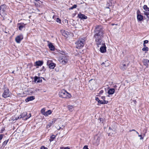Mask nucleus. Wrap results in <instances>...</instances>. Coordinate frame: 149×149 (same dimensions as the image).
<instances>
[{
    "label": "nucleus",
    "mask_w": 149,
    "mask_h": 149,
    "mask_svg": "<svg viewBox=\"0 0 149 149\" xmlns=\"http://www.w3.org/2000/svg\"><path fill=\"white\" fill-rule=\"evenodd\" d=\"M139 136L140 137V140L142 139H143V137H142V135H139Z\"/></svg>",
    "instance_id": "39"
},
{
    "label": "nucleus",
    "mask_w": 149,
    "mask_h": 149,
    "mask_svg": "<svg viewBox=\"0 0 149 149\" xmlns=\"http://www.w3.org/2000/svg\"><path fill=\"white\" fill-rule=\"evenodd\" d=\"M68 108L70 111H72L74 109L72 105H68L67 107Z\"/></svg>",
    "instance_id": "21"
},
{
    "label": "nucleus",
    "mask_w": 149,
    "mask_h": 149,
    "mask_svg": "<svg viewBox=\"0 0 149 149\" xmlns=\"http://www.w3.org/2000/svg\"><path fill=\"white\" fill-rule=\"evenodd\" d=\"M52 113V111L50 110H48L47 111L45 112V116H47L49 115H50Z\"/></svg>",
    "instance_id": "23"
},
{
    "label": "nucleus",
    "mask_w": 149,
    "mask_h": 149,
    "mask_svg": "<svg viewBox=\"0 0 149 149\" xmlns=\"http://www.w3.org/2000/svg\"><path fill=\"white\" fill-rule=\"evenodd\" d=\"M101 98L102 100H105V97L104 96H102L101 97Z\"/></svg>",
    "instance_id": "43"
},
{
    "label": "nucleus",
    "mask_w": 149,
    "mask_h": 149,
    "mask_svg": "<svg viewBox=\"0 0 149 149\" xmlns=\"http://www.w3.org/2000/svg\"><path fill=\"white\" fill-rule=\"evenodd\" d=\"M109 95H107V97H109Z\"/></svg>",
    "instance_id": "58"
},
{
    "label": "nucleus",
    "mask_w": 149,
    "mask_h": 149,
    "mask_svg": "<svg viewBox=\"0 0 149 149\" xmlns=\"http://www.w3.org/2000/svg\"><path fill=\"white\" fill-rule=\"evenodd\" d=\"M3 136L4 135L3 134H0V141L2 139Z\"/></svg>",
    "instance_id": "35"
},
{
    "label": "nucleus",
    "mask_w": 149,
    "mask_h": 149,
    "mask_svg": "<svg viewBox=\"0 0 149 149\" xmlns=\"http://www.w3.org/2000/svg\"><path fill=\"white\" fill-rule=\"evenodd\" d=\"M148 47H143L142 49V50L143 51H148Z\"/></svg>",
    "instance_id": "32"
},
{
    "label": "nucleus",
    "mask_w": 149,
    "mask_h": 149,
    "mask_svg": "<svg viewBox=\"0 0 149 149\" xmlns=\"http://www.w3.org/2000/svg\"><path fill=\"white\" fill-rule=\"evenodd\" d=\"M103 30L102 27L101 26H97L95 30V34L94 35L95 38L96 43L98 47L105 44L104 42L102 40L103 37Z\"/></svg>",
    "instance_id": "1"
},
{
    "label": "nucleus",
    "mask_w": 149,
    "mask_h": 149,
    "mask_svg": "<svg viewBox=\"0 0 149 149\" xmlns=\"http://www.w3.org/2000/svg\"><path fill=\"white\" fill-rule=\"evenodd\" d=\"M83 149H88L87 146H85L83 147Z\"/></svg>",
    "instance_id": "38"
},
{
    "label": "nucleus",
    "mask_w": 149,
    "mask_h": 149,
    "mask_svg": "<svg viewBox=\"0 0 149 149\" xmlns=\"http://www.w3.org/2000/svg\"><path fill=\"white\" fill-rule=\"evenodd\" d=\"M6 5H1L0 7V14L1 15L3 16L6 14Z\"/></svg>",
    "instance_id": "4"
},
{
    "label": "nucleus",
    "mask_w": 149,
    "mask_h": 149,
    "mask_svg": "<svg viewBox=\"0 0 149 149\" xmlns=\"http://www.w3.org/2000/svg\"><path fill=\"white\" fill-rule=\"evenodd\" d=\"M12 73H14V71H13Z\"/></svg>",
    "instance_id": "53"
},
{
    "label": "nucleus",
    "mask_w": 149,
    "mask_h": 149,
    "mask_svg": "<svg viewBox=\"0 0 149 149\" xmlns=\"http://www.w3.org/2000/svg\"><path fill=\"white\" fill-rule=\"evenodd\" d=\"M56 17V16L55 15H54L53 17V19H54V18Z\"/></svg>",
    "instance_id": "48"
},
{
    "label": "nucleus",
    "mask_w": 149,
    "mask_h": 149,
    "mask_svg": "<svg viewBox=\"0 0 149 149\" xmlns=\"http://www.w3.org/2000/svg\"><path fill=\"white\" fill-rule=\"evenodd\" d=\"M55 136L54 135H52L50 137V138L49 139V141L50 142L52 141L55 138Z\"/></svg>",
    "instance_id": "26"
},
{
    "label": "nucleus",
    "mask_w": 149,
    "mask_h": 149,
    "mask_svg": "<svg viewBox=\"0 0 149 149\" xmlns=\"http://www.w3.org/2000/svg\"><path fill=\"white\" fill-rule=\"evenodd\" d=\"M102 119V118H100V121H101V119Z\"/></svg>",
    "instance_id": "51"
},
{
    "label": "nucleus",
    "mask_w": 149,
    "mask_h": 149,
    "mask_svg": "<svg viewBox=\"0 0 149 149\" xmlns=\"http://www.w3.org/2000/svg\"><path fill=\"white\" fill-rule=\"evenodd\" d=\"M35 63L36 65V66H41L42 65L43 62L42 61H36Z\"/></svg>",
    "instance_id": "19"
},
{
    "label": "nucleus",
    "mask_w": 149,
    "mask_h": 149,
    "mask_svg": "<svg viewBox=\"0 0 149 149\" xmlns=\"http://www.w3.org/2000/svg\"><path fill=\"white\" fill-rule=\"evenodd\" d=\"M143 45L144 47H146V45L145 44H143Z\"/></svg>",
    "instance_id": "46"
},
{
    "label": "nucleus",
    "mask_w": 149,
    "mask_h": 149,
    "mask_svg": "<svg viewBox=\"0 0 149 149\" xmlns=\"http://www.w3.org/2000/svg\"><path fill=\"white\" fill-rule=\"evenodd\" d=\"M56 21L60 23L61 22V20L59 18H57L56 19Z\"/></svg>",
    "instance_id": "33"
},
{
    "label": "nucleus",
    "mask_w": 149,
    "mask_h": 149,
    "mask_svg": "<svg viewBox=\"0 0 149 149\" xmlns=\"http://www.w3.org/2000/svg\"><path fill=\"white\" fill-rule=\"evenodd\" d=\"M104 91L103 90H101L99 92V94H101L103 93Z\"/></svg>",
    "instance_id": "41"
},
{
    "label": "nucleus",
    "mask_w": 149,
    "mask_h": 149,
    "mask_svg": "<svg viewBox=\"0 0 149 149\" xmlns=\"http://www.w3.org/2000/svg\"><path fill=\"white\" fill-rule=\"evenodd\" d=\"M31 116V114L30 113H29L28 115H27V114L25 118V120H26L28 118H29Z\"/></svg>",
    "instance_id": "31"
},
{
    "label": "nucleus",
    "mask_w": 149,
    "mask_h": 149,
    "mask_svg": "<svg viewBox=\"0 0 149 149\" xmlns=\"http://www.w3.org/2000/svg\"><path fill=\"white\" fill-rule=\"evenodd\" d=\"M40 78L39 77L36 76L35 77L34 81L35 82H37L38 83L39 82H40Z\"/></svg>",
    "instance_id": "24"
},
{
    "label": "nucleus",
    "mask_w": 149,
    "mask_h": 149,
    "mask_svg": "<svg viewBox=\"0 0 149 149\" xmlns=\"http://www.w3.org/2000/svg\"><path fill=\"white\" fill-rule=\"evenodd\" d=\"M36 1H39V0H35Z\"/></svg>",
    "instance_id": "52"
},
{
    "label": "nucleus",
    "mask_w": 149,
    "mask_h": 149,
    "mask_svg": "<svg viewBox=\"0 0 149 149\" xmlns=\"http://www.w3.org/2000/svg\"><path fill=\"white\" fill-rule=\"evenodd\" d=\"M132 131H136V130H135L133 129V130H130L129 131V132H131Z\"/></svg>",
    "instance_id": "45"
},
{
    "label": "nucleus",
    "mask_w": 149,
    "mask_h": 149,
    "mask_svg": "<svg viewBox=\"0 0 149 149\" xmlns=\"http://www.w3.org/2000/svg\"><path fill=\"white\" fill-rule=\"evenodd\" d=\"M85 43V40L84 39H79L75 43L76 47L77 48H82Z\"/></svg>",
    "instance_id": "2"
},
{
    "label": "nucleus",
    "mask_w": 149,
    "mask_h": 149,
    "mask_svg": "<svg viewBox=\"0 0 149 149\" xmlns=\"http://www.w3.org/2000/svg\"><path fill=\"white\" fill-rule=\"evenodd\" d=\"M59 127V128H58V130H59V129H60L61 128V127Z\"/></svg>",
    "instance_id": "55"
},
{
    "label": "nucleus",
    "mask_w": 149,
    "mask_h": 149,
    "mask_svg": "<svg viewBox=\"0 0 149 149\" xmlns=\"http://www.w3.org/2000/svg\"><path fill=\"white\" fill-rule=\"evenodd\" d=\"M135 132H136V133L137 134H139V133H138V132H137V131H135Z\"/></svg>",
    "instance_id": "50"
},
{
    "label": "nucleus",
    "mask_w": 149,
    "mask_h": 149,
    "mask_svg": "<svg viewBox=\"0 0 149 149\" xmlns=\"http://www.w3.org/2000/svg\"><path fill=\"white\" fill-rule=\"evenodd\" d=\"M115 90L114 88H110L108 90L107 93L109 95H111L113 94L115 92Z\"/></svg>",
    "instance_id": "14"
},
{
    "label": "nucleus",
    "mask_w": 149,
    "mask_h": 149,
    "mask_svg": "<svg viewBox=\"0 0 149 149\" xmlns=\"http://www.w3.org/2000/svg\"><path fill=\"white\" fill-rule=\"evenodd\" d=\"M98 103H99L101 104H103V101L102 100H100V101H99V102Z\"/></svg>",
    "instance_id": "42"
},
{
    "label": "nucleus",
    "mask_w": 149,
    "mask_h": 149,
    "mask_svg": "<svg viewBox=\"0 0 149 149\" xmlns=\"http://www.w3.org/2000/svg\"><path fill=\"white\" fill-rule=\"evenodd\" d=\"M78 15L79 18L81 19H85L87 18V17L86 16L81 13L79 14Z\"/></svg>",
    "instance_id": "18"
},
{
    "label": "nucleus",
    "mask_w": 149,
    "mask_h": 149,
    "mask_svg": "<svg viewBox=\"0 0 149 149\" xmlns=\"http://www.w3.org/2000/svg\"><path fill=\"white\" fill-rule=\"evenodd\" d=\"M64 149H70L68 147L65 148Z\"/></svg>",
    "instance_id": "47"
},
{
    "label": "nucleus",
    "mask_w": 149,
    "mask_h": 149,
    "mask_svg": "<svg viewBox=\"0 0 149 149\" xmlns=\"http://www.w3.org/2000/svg\"><path fill=\"white\" fill-rule=\"evenodd\" d=\"M68 56L64 55L62 56L61 58L60 59L59 61L62 64L65 65L68 62Z\"/></svg>",
    "instance_id": "5"
},
{
    "label": "nucleus",
    "mask_w": 149,
    "mask_h": 149,
    "mask_svg": "<svg viewBox=\"0 0 149 149\" xmlns=\"http://www.w3.org/2000/svg\"><path fill=\"white\" fill-rule=\"evenodd\" d=\"M35 99V97L33 96H31L28 97L25 99L26 102H27L29 101L33 100Z\"/></svg>",
    "instance_id": "17"
},
{
    "label": "nucleus",
    "mask_w": 149,
    "mask_h": 149,
    "mask_svg": "<svg viewBox=\"0 0 149 149\" xmlns=\"http://www.w3.org/2000/svg\"><path fill=\"white\" fill-rule=\"evenodd\" d=\"M107 8H109L108 7H107Z\"/></svg>",
    "instance_id": "60"
},
{
    "label": "nucleus",
    "mask_w": 149,
    "mask_h": 149,
    "mask_svg": "<svg viewBox=\"0 0 149 149\" xmlns=\"http://www.w3.org/2000/svg\"><path fill=\"white\" fill-rule=\"evenodd\" d=\"M53 121H52L51 122V124H52V125L53 124Z\"/></svg>",
    "instance_id": "49"
},
{
    "label": "nucleus",
    "mask_w": 149,
    "mask_h": 149,
    "mask_svg": "<svg viewBox=\"0 0 149 149\" xmlns=\"http://www.w3.org/2000/svg\"><path fill=\"white\" fill-rule=\"evenodd\" d=\"M44 68V66H43V67H42V68Z\"/></svg>",
    "instance_id": "59"
},
{
    "label": "nucleus",
    "mask_w": 149,
    "mask_h": 149,
    "mask_svg": "<svg viewBox=\"0 0 149 149\" xmlns=\"http://www.w3.org/2000/svg\"><path fill=\"white\" fill-rule=\"evenodd\" d=\"M140 11L139 10H138L136 13L137 19L139 21H142L143 19V16L140 14Z\"/></svg>",
    "instance_id": "8"
},
{
    "label": "nucleus",
    "mask_w": 149,
    "mask_h": 149,
    "mask_svg": "<svg viewBox=\"0 0 149 149\" xmlns=\"http://www.w3.org/2000/svg\"><path fill=\"white\" fill-rule=\"evenodd\" d=\"M19 29L20 30L22 31V29L24 28L26 25V24L22 23L19 24Z\"/></svg>",
    "instance_id": "16"
},
{
    "label": "nucleus",
    "mask_w": 149,
    "mask_h": 149,
    "mask_svg": "<svg viewBox=\"0 0 149 149\" xmlns=\"http://www.w3.org/2000/svg\"><path fill=\"white\" fill-rule=\"evenodd\" d=\"M61 32L62 35L65 37H67L69 35V33L68 31L63 30H61Z\"/></svg>",
    "instance_id": "11"
},
{
    "label": "nucleus",
    "mask_w": 149,
    "mask_h": 149,
    "mask_svg": "<svg viewBox=\"0 0 149 149\" xmlns=\"http://www.w3.org/2000/svg\"><path fill=\"white\" fill-rule=\"evenodd\" d=\"M95 100L96 101H97L98 102H99V101H100V100H99V98L98 97H96L95 98Z\"/></svg>",
    "instance_id": "37"
},
{
    "label": "nucleus",
    "mask_w": 149,
    "mask_h": 149,
    "mask_svg": "<svg viewBox=\"0 0 149 149\" xmlns=\"http://www.w3.org/2000/svg\"><path fill=\"white\" fill-rule=\"evenodd\" d=\"M108 102L107 101H106L104 100L103 101V104H107Z\"/></svg>",
    "instance_id": "34"
},
{
    "label": "nucleus",
    "mask_w": 149,
    "mask_h": 149,
    "mask_svg": "<svg viewBox=\"0 0 149 149\" xmlns=\"http://www.w3.org/2000/svg\"><path fill=\"white\" fill-rule=\"evenodd\" d=\"M3 130H1V131H2L1 132H3Z\"/></svg>",
    "instance_id": "56"
},
{
    "label": "nucleus",
    "mask_w": 149,
    "mask_h": 149,
    "mask_svg": "<svg viewBox=\"0 0 149 149\" xmlns=\"http://www.w3.org/2000/svg\"><path fill=\"white\" fill-rule=\"evenodd\" d=\"M48 47L52 51H54V46L51 43H50L48 45Z\"/></svg>",
    "instance_id": "20"
},
{
    "label": "nucleus",
    "mask_w": 149,
    "mask_h": 149,
    "mask_svg": "<svg viewBox=\"0 0 149 149\" xmlns=\"http://www.w3.org/2000/svg\"><path fill=\"white\" fill-rule=\"evenodd\" d=\"M100 48V51L102 53H104L106 51V47L105 44H104L103 45L101 46Z\"/></svg>",
    "instance_id": "10"
},
{
    "label": "nucleus",
    "mask_w": 149,
    "mask_h": 149,
    "mask_svg": "<svg viewBox=\"0 0 149 149\" xmlns=\"http://www.w3.org/2000/svg\"><path fill=\"white\" fill-rule=\"evenodd\" d=\"M41 113L43 115L45 116V108H43L42 109L41 111Z\"/></svg>",
    "instance_id": "27"
},
{
    "label": "nucleus",
    "mask_w": 149,
    "mask_h": 149,
    "mask_svg": "<svg viewBox=\"0 0 149 149\" xmlns=\"http://www.w3.org/2000/svg\"><path fill=\"white\" fill-rule=\"evenodd\" d=\"M134 103H136V100H134Z\"/></svg>",
    "instance_id": "54"
},
{
    "label": "nucleus",
    "mask_w": 149,
    "mask_h": 149,
    "mask_svg": "<svg viewBox=\"0 0 149 149\" xmlns=\"http://www.w3.org/2000/svg\"><path fill=\"white\" fill-rule=\"evenodd\" d=\"M128 65V63L127 64H123L121 65L120 68L123 70H124L127 69V66Z\"/></svg>",
    "instance_id": "13"
},
{
    "label": "nucleus",
    "mask_w": 149,
    "mask_h": 149,
    "mask_svg": "<svg viewBox=\"0 0 149 149\" xmlns=\"http://www.w3.org/2000/svg\"><path fill=\"white\" fill-rule=\"evenodd\" d=\"M143 62L144 65L148 67L149 65V60L147 59H144L143 60Z\"/></svg>",
    "instance_id": "12"
},
{
    "label": "nucleus",
    "mask_w": 149,
    "mask_h": 149,
    "mask_svg": "<svg viewBox=\"0 0 149 149\" xmlns=\"http://www.w3.org/2000/svg\"><path fill=\"white\" fill-rule=\"evenodd\" d=\"M50 61H48L47 62V64L49 66L50 69H53L56 66V64L53 63H51Z\"/></svg>",
    "instance_id": "7"
},
{
    "label": "nucleus",
    "mask_w": 149,
    "mask_h": 149,
    "mask_svg": "<svg viewBox=\"0 0 149 149\" xmlns=\"http://www.w3.org/2000/svg\"><path fill=\"white\" fill-rule=\"evenodd\" d=\"M77 7V5L76 4L74 5H73L72 6L70 7V8H69V9L70 10H72L74 8H76Z\"/></svg>",
    "instance_id": "28"
},
{
    "label": "nucleus",
    "mask_w": 149,
    "mask_h": 149,
    "mask_svg": "<svg viewBox=\"0 0 149 149\" xmlns=\"http://www.w3.org/2000/svg\"><path fill=\"white\" fill-rule=\"evenodd\" d=\"M43 149H48L47 147H45L44 146H42Z\"/></svg>",
    "instance_id": "44"
},
{
    "label": "nucleus",
    "mask_w": 149,
    "mask_h": 149,
    "mask_svg": "<svg viewBox=\"0 0 149 149\" xmlns=\"http://www.w3.org/2000/svg\"><path fill=\"white\" fill-rule=\"evenodd\" d=\"M10 94L9 89L7 88H5L2 95V96L3 97L6 98L10 97Z\"/></svg>",
    "instance_id": "6"
},
{
    "label": "nucleus",
    "mask_w": 149,
    "mask_h": 149,
    "mask_svg": "<svg viewBox=\"0 0 149 149\" xmlns=\"http://www.w3.org/2000/svg\"><path fill=\"white\" fill-rule=\"evenodd\" d=\"M148 42V40H145L144 41L143 44H145L147 43Z\"/></svg>",
    "instance_id": "40"
},
{
    "label": "nucleus",
    "mask_w": 149,
    "mask_h": 149,
    "mask_svg": "<svg viewBox=\"0 0 149 149\" xmlns=\"http://www.w3.org/2000/svg\"><path fill=\"white\" fill-rule=\"evenodd\" d=\"M40 149H43L42 147H41Z\"/></svg>",
    "instance_id": "57"
},
{
    "label": "nucleus",
    "mask_w": 149,
    "mask_h": 149,
    "mask_svg": "<svg viewBox=\"0 0 149 149\" xmlns=\"http://www.w3.org/2000/svg\"><path fill=\"white\" fill-rule=\"evenodd\" d=\"M144 15H146L148 18H149V12L144 11Z\"/></svg>",
    "instance_id": "30"
},
{
    "label": "nucleus",
    "mask_w": 149,
    "mask_h": 149,
    "mask_svg": "<svg viewBox=\"0 0 149 149\" xmlns=\"http://www.w3.org/2000/svg\"><path fill=\"white\" fill-rule=\"evenodd\" d=\"M27 113L26 112H24L22 113L19 117L18 118H23V119L25 120V118L26 116Z\"/></svg>",
    "instance_id": "15"
},
{
    "label": "nucleus",
    "mask_w": 149,
    "mask_h": 149,
    "mask_svg": "<svg viewBox=\"0 0 149 149\" xmlns=\"http://www.w3.org/2000/svg\"><path fill=\"white\" fill-rule=\"evenodd\" d=\"M23 39V36L22 35H20L17 36L15 38V40L16 42L18 43H20L21 41Z\"/></svg>",
    "instance_id": "9"
},
{
    "label": "nucleus",
    "mask_w": 149,
    "mask_h": 149,
    "mask_svg": "<svg viewBox=\"0 0 149 149\" xmlns=\"http://www.w3.org/2000/svg\"><path fill=\"white\" fill-rule=\"evenodd\" d=\"M143 9L146 11H149V8L147 7L146 5H144L143 6Z\"/></svg>",
    "instance_id": "25"
},
{
    "label": "nucleus",
    "mask_w": 149,
    "mask_h": 149,
    "mask_svg": "<svg viewBox=\"0 0 149 149\" xmlns=\"http://www.w3.org/2000/svg\"><path fill=\"white\" fill-rule=\"evenodd\" d=\"M59 95L60 97L63 98H69L72 96L70 93L64 90H62L59 93Z\"/></svg>",
    "instance_id": "3"
},
{
    "label": "nucleus",
    "mask_w": 149,
    "mask_h": 149,
    "mask_svg": "<svg viewBox=\"0 0 149 149\" xmlns=\"http://www.w3.org/2000/svg\"><path fill=\"white\" fill-rule=\"evenodd\" d=\"M8 140H6V141H4L3 142V143L2 146H5L6 145L8 142Z\"/></svg>",
    "instance_id": "29"
},
{
    "label": "nucleus",
    "mask_w": 149,
    "mask_h": 149,
    "mask_svg": "<svg viewBox=\"0 0 149 149\" xmlns=\"http://www.w3.org/2000/svg\"><path fill=\"white\" fill-rule=\"evenodd\" d=\"M101 64L102 65H103L104 64V66L107 67V66H109V63L107 61H105V62H103Z\"/></svg>",
    "instance_id": "22"
},
{
    "label": "nucleus",
    "mask_w": 149,
    "mask_h": 149,
    "mask_svg": "<svg viewBox=\"0 0 149 149\" xmlns=\"http://www.w3.org/2000/svg\"><path fill=\"white\" fill-rule=\"evenodd\" d=\"M51 125H52V124H51V122H50L49 124H48V125H47V127L49 128V127H50Z\"/></svg>",
    "instance_id": "36"
}]
</instances>
